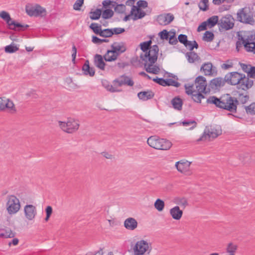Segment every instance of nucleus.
<instances>
[{"label": "nucleus", "mask_w": 255, "mask_h": 255, "mask_svg": "<svg viewBox=\"0 0 255 255\" xmlns=\"http://www.w3.org/2000/svg\"><path fill=\"white\" fill-rule=\"evenodd\" d=\"M208 104H214L216 107L230 112H237V105L239 102L236 98L232 97L230 94H227L218 98L215 96H210L207 100Z\"/></svg>", "instance_id": "obj_1"}, {"label": "nucleus", "mask_w": 255, "mask_h": 255, "mask_svg": "<svg viewBox=\"0 0 255 255\" xmlns=\"http://www.w3.org/2000/svg\"><path fill=\"white\" fill-rule=\"evenodd\" d=\"M158 51V46L154 45L148 53L140 56V59L144 62L143 64L147 72L154 74L159 73V67L153 65L157 61Z\"/></svg>", "instance_id": "obj_2"}, {"label": "nucleus", "mask_w": 255, "mask_h": 255, "mask_svg": "<svg viewBox=\"0 0 255 255\" xmlns=\"http://www.w3.org/2000/svg\"><path fill=\"white\" fill-rule=\"evenodd\" d=\"M226 82L232 85H237L239 89L247 90L253 85V81L246 78L244 74L237 72H231L225 76Z\"/></svg>", "instance_id": "obj_3"}, {"label": "nucleus", "mask_w": 255, "mask_h": 255, "mask_svg": "<svg viewBox=\"0 0 255 255\" xmlns=\"http://www.w3.org/2000/svg\"><path fill=\"white\" fill-rule=\"evenodd\" d=\"M147 143L150 147L158 150H168L172 145L169 140L156 135L150 136L147 139Z\"/></svg>", "instance_id": "obj_4"}, {"label": "nucleus", "mask_w": 255, "mask_h": 255, "mask_svg": "<svg viewBox=\"0 0 255 255\" xmlns=\"http://www.w3.org/2000/svg\"><path fill=\"white\" fill-rule=\"evenodd\" d=\"M60 128L68 133H73L79 128L80 124L78 120L73 118H68L65 122L58 121Z\"/></svg>", "instance_id": "obj_5"}, {"label": "nucleus", "mask_w": 255, "mask_h": 255, "mask_svg": "<svg viewBox=\"0 0 255 255\" xmlns=\"http://www.w3.org/2000/svg\"><path fill=\"white\" fill-rule=\"evenodd\" d=\"M6 200V207L8 213L13 215L17 213L21 207L19 199L15 195H11L7 196Z\"/></svg>", "instance_id": "obj_6"}, {"label": "nucleus", "mask_w": 255, "mask_h": 255, "mask_svg": "<svg viewBox=\"0 0 255 255\" xmlns=\"http://www.w3.org/2000/svg\"><path fill=\"white\" fill-rule=\"evenodd\" d=\"M222 133V129L220 126L211 127L206 128L202 135L197 140V141H204L211 138L214 139Z\"/></svg>", "instance_id": "obj_7"}, {"label": "nucleus", "mask_w": 255, "mask_h": 255, "mask_svg": "<svg viewBox=\"0 0 255 255\" xmlns=\"http://www.w3.org/2000/svg\"><path fill=\"white\" fill-rule=\"evenodd\" d=\"M151 250V247L149 243L144 240H140L136 243L133 248L134 255H143L146 252L149 254Z\"/></svg>", "instance_id": "obj_8"}, {"label": "nucleus", "mask_w": 255, "mask_h": 255, "mask_svg": "<svg viewBox=\"0 0 255 255\" xmlns=\"http://www.w3.org/2000/svg\"><path fill=\"white\" fill-rule=\"evenodd\" d=\"M27 14L30 16L43 17L46 15V9L39 4L33 6H26L25 8Z\"/></svg>", "instance_id": "obj_9"}, {"label": "nucleus", "mask_w": 255, "mask_h": 255, "mask_svg": "<svg viewBox=\"0 0 255 255\" xmlns=\"http://www.w3.org/2000/svg\"><path fill=\"white\" fill-rule=\"evenodd\" d=\"M0 111L14 113L16 109L13 102L5 97H0Z\"/></svg>", "instance_id": "obj_10"}, {"label": "nucleus", "mask_w": 255, "mask_h": 255, "mask_svg": "<svg viewBox=\"0 0 255 255\" xmlns=\"http://www.w3.org/2000/svg\"><path fill=\"white\" fill-rule=\"evenodd\" d=\"M234 26V19L230 15H227L222 17L218 22V26L220 30H228L232 29Z\"/></svg>", "instance_id": "obj_11"}, {"label": "nucleus", "mask_w": 255, "mask_h": 255, "mask_svg": "<svg viewBox=\"0 0 255 255\" xmlns=\"http://www.w3.org/2000/svg\"><path fill=\"white\" fill-rule=\"evenodd\" d=\"M196 91L203 93L210 92V88L207 87V83L206 78L202 76L197 77L194 81Z\"/></svg>", "instance_id": "obj_12"}, {"label": "nucleus", "mask_w": 255, "mask_h": 255, "mask_svg": "<svg viewBox=\"0 0 255 255\" xmlns=\"http://www.w3.org/2000/svg\"><path fill=\"white\" fill-rule=\"evenodd\" d=\"M237 18L238 21L241 22L252 25L255 22L253 15L250 12H246L244 9L238 12Z\"/></svg>", "instance_id": "obj_13"}, {"label": "nucleus", "mask_w": 255, "mask_h": 255, "mask_svg": "<svg viewBox=\"0 0 255 255\" xmlns=\"http://www.w3.org/2000/svg\"><path fill=\"white\" fill-rule=\"evenodd\" d=\"M24 213L25 218L29 221L33 220L37 214L36 208L31 204H27L24 207Z\"/></svg>", "instance_id": "obj_14"}, {"label": "nucleus", "mask_w": 255, "mask_h": 255, "mask_svg": "<svg viewBox=\"0 0 255 255\" xmlns=\"http://www.w3.org/2000/svg\"><path fill=\"white\" fill-rule=\"evenodd\" d=\"M190 162L185 160H181L176 162L175 166L179 172L188 174L190 171Z\"/></svg>", "instance_id": "obj_15"}, {"label": "nucleus", "mask_w": 255, "mask_h": 255, "mask_svg": "<svg viewBox=\"0 0 255 255\" xmlns=\"http://www.w3.org/2000/svg\"><path fill=\"white\" fill-rule=\"evenodd\" d=\"M174 19L173 14L170 13H164L157 16V21L160 25H167L170 24Z\"/></svg>", "instance_id": "obj_16"}, {"label": "nucleus", "mask_w": 255, "mask_h": 255, "mask_svg": "<svg viewBox=\"0 0 255 255\" xmlns=\"http://www.w3.org/2000/svg\"><path fill=\"white\" fill-rule=\"evenodd\" d=\"M114 86L117 88L124 85H128L130 86L133 85L134 83L127 76H123L119 79H115L113 81Z\"/></svg>", "instance_id": "obj_17"}, {"label": "nucleus", "mask_w": 255, "mask_h": 255, "mask_svg": "<svg viewBox=\"0 0 255 255\" xmlns=\"http://www.w3.org/2000/svg\"><path fill=\"white\" fill-rule=\"evenodd\" d=\"M226 81L225 77L224 79L221 77H217L212 79L209 85L210 91L211 90H216L220 88L225 85Z\"/></svg>", "instance_id": "obj_18"}, {"label": "nucleus", "mask_w": 255, "mask_h": 255, "mask_svg": "<svg viewBox=\"0 0 255 255\" xmlns=\"http://www.w3.org/2000/svg\"><path fill=\"white\" fill-rule=\"evenodd\" d=\"M201 71H202L206 76L214 75L217 73L216 68L213 66L211 62L203 64L201 68Z\"/></svg>", "instance_id": "obj_19"}, {"label": "nucleus", "mask_w": 255, "mask_h": 255, "mask_svg": "<svg viewBox=\"0 0 255 255\" xmlns=\"http://www.w3.org/2000/svg\"><path fill=\"white\" fill-rule=\"evenodd\" d=\"M112 50L113 51L117 54L118 56H120L121 54L125 52L127 48L125 45V44L123 42H114L112 45H111Z\"/></svg>", "instance_id": "obj_20"}, {"label": "nucleus", "mask_w": 255, "mask_h": 255, "mask_svg": "<svg viewBox=\"0 0 255 255\" xmlns=\"http://www.w3.org/2000/svg\"><path fill=\"white\" fill-rule=\"evenodd\" d=\"M131 14L133 15L132 19L133 20H136L138 19H140L143 17L146 13L136 6L133 5L131 9Z\"/></svg>", "instance_id": "obj_21"}, {"label": "nucleus", "mask_w": 255, "mask_h": 255, "mask_svg": "<svg viewBox=\"0 0 255 255\" xmlns=\"http://www.w3.org/2000/svg\"><path fill=\"white\" fill-rule=\"evenodd\" d=\"M137 222L132 217H129L125 220L124 222V227L128 230L133 231L137 227Z\"/></svg>", "instance_id": "obj_22"}, {"label": "nucleus", "mask_w": 255, "mask_h": 255, "mask_svg": "<svg viewBox=\"0 0 255 255\" xmlns=\"http://www.w3.org/2000/svg\"><path fill=\"white\" fill-rule=\"evenodd\" d=\"M15 235V233L8 228H0V238H13Z\"/></svg>", "instance_id": "obj_23"}, {"label": "nucleus", "mask_w": 255, "mask_h": 255, "mask_svg": "<svg viewBox=\"0 0 255 255\" xmlns=\"http://www.w3.org/2000/svg\"><path fill=\"white\" fill-rule=\"evenodd\" d=\"M170 214L173 219L178 220L181 219L183 211L180 209L179 206H175L170 210Z\"/></svg>", "instance_id": "obj_24"}, {"label": "nucleus", "mask_w": 255, "mask_h": 255, "mask_svg": "<svg viewBox=\"0 0 255 255\" xmlns=\"http://www.w3.org/2000/svg\"><path fill=\"white\" fill-rule=\"evenodd\" d=\"M95 65L102 70L105 69V63L102 55L96 54L94 56Z\"/></svg>", "instance_id": "obj_25"}, {"label": "nucleus", "mask_w": 255, "mask_h": 255, "mask_svg": "<svg viewBox=\"0 0 255 255\" xmlns=\"http://www.w3.org/2000/svg\"><path fill=\"white\" fill-rule=\"evenodd\" d=\"M154 93L150 90L140 92L137 94L138 98L143 101H147L151 99L154 97Z\"/></svg>", "instance_id": "obj_26"}, {"label": "nucleus", "mask_w": 255, "mask_h": 255, "mask_svg": "<svg viewBox=\"0 0 255 255\" xmlns=\"http://www.w3.org/2000/svg\"><path fill=\"white\" fill-rule=\"evenodd\" d=\"M28 27L29 25L27 24L22 25L20 23L15 22L14 20H12L11 22L10 23V25L8 26V28L10 29L14 30H24Z\"/></svg>", "instance_id": "obj_27"}, {"label": "nucleus", "mask_w": 255, "mask_h": 255, "mask_svg": "<svg viewBox=\"0 0 255 255\" xmlns=\"http://www.w3.org/2000/svg\"><path fill=\"white\" fill-rule=\"evenodd\" d=\"M82 70L85 75H89L90 76H93L95 75V70L93 67L89 66V62L88 60L86 61L82 67Z\"/></svg>", "instance_id": "obj_28"}, {"label": "nucleus", "mask_w": 255, "mask_h": 255, "mask_svg": "<svg viewBox=\"0 0 255 255\" xmlns=\"http://www.w3.org/2000/svg\"><path fill=\"white\" fill-rule=\"evenodd\" d=\"M245 50L255 54V39H249L248 42L245 43Z\"/></svg>", "instance_id": "obj_29"}, {"label": "nucleus", "mask_w": 255, "mask_h": 255, "mask_svg": "<svg viewBox=\"0 0 255 255\" xmlns=\"http://www.w3.org/2000/svg\"><path fill=\"white\" fill-rule=\"evenodd\" d=\"M151 40H149L148 41L140 43V49H141L143 52L140 54V56L141 55H143L144 54L148 53L151 49L152 46H151Z\"/></svg>", "instance_id": "obj_30"}, {"label": "nucleus", "mask_w": 255, "mask_h": 255, "mask_svg": "<svg viewBox=\"0 0 255 255\" xmlns=\"http://www.w3.org/2000/svg\"><path fill=\"white\" fill-rule=\"evenodd\" d=\"M118 56L111 49L107 51L106 54L104 56V58L105 61L111 62L116 60Z\"/></svg>", "instance_id": "obj_31"}, {"label": "nucleus", "mask_w": 255, "mask_h": 255, "mask_svg": "<svg viewBox=\"0 0 255 255\" xmlns=\"http://www.w3.org/2000/svg\"><path fill=\"white\" fill-rule=\"evenodd\" d=\"M171 104L173 107L177 110H181L183 105L181 99L179 97H175L171 100Z\"/></svg>", "instance_id": "obj_32"}, {"label": "nucleus", "mask_w": 255, "mask_h": 255, "mask_svg": "<svg viewBox=\"0 0 255 255\" xmlns=\"http://www.w3.org/2000/svg\"><path fill=\"white\" fill-rule=\"evenodd\" d=\"M184 87L186 93L189 95L191 94L196 92V89L195 84L190 82L185 84Z\"/></svg>", "instance_id": "obj_33"}, {"label": "nucleus", "mask_w": 255, "mask_h": 255, "mask_svg": "<svg viewBox=\"0 0 255 255\" xmlns=\"http://www.w3.org/2000/svg\"><path fill=\"white\" fill-rule=\"evenodd\" d=\"M186 57L189 63H193L199 59V56L194 52H189L186 54Z\"/></svg>", "instance_id": "obj_34"}, {"label": "nucleus", "mask_w": 255, "mask_h": 255, "mask_svg": "<svg viewBox=\"0 0 255 255\" xmlns=\"http://www.w3.org/2000/svg\"><path fill=\"white\" fill-rule=\"evenodd\" d=\"M210 28L214 26L216 24H218L219 21L218 16L214 15L209 18L206 21H205Z\"/></svg>", "instance_id": "obj_35"}, {"label": "nucleus", "mask_w": 255, "mask_h": 255, "mask_svg": "<svg viewBox=\"0 0 255 255\" xmlns=\"http://www.w3.org/2000/svg\"><path fill=\"white\" fill-rule=\"evenodd\" d=\"M0 17L3 19L7 24L8 26L10 25L12 19L9 14L5 11H1L0 12Z\"/></svg>", "instance_id": "obj_36"}, {"label": "nucleus", "mask_w": 255, "mask_h": 255, "mask_svg": "<svg viewBox=\"0 0 255 255\" xmlns=\"http://www.w3.org/2000/svg\"><path fill=\"white\" fill-rule=\"evenodd\" d=\"M103 86L109 91L111 92H119L121 91V90H119L116 88L114 86L110 85L108 81L105 80L102 82Z\"/></svg>", "instance_id": "obj_37"}, {"label": "nucleus", "mask_w": 255, "mask_h": 255, "mask_svg": "<svg viewBox=\"0 0 255 255\" xmlns=\"http://www.w3.org/2000/svg\"><path fill=\"white\" fill-rule=\"evenodd\" d=\"M181 124L184 127H189L188 129L190 130L193 129L197 126V123L195 121L191 120H185L182 122Z\"/></svg>", "instance_id": "obj_38"}, {"label": "nucleus", "mask_w": 255, "mask_h": 255, "mask_svg": "<svg viewBox=\"0 0 255 255\" xmlns=\"http://www.w3.org/2000/svg\"><path fill=\"white\" fill-rule=\"evenodd\" d=\"M238 246L237 244L233 243H230L227 246L226 251L227 252L230 253V255H235Z\"/></svg>", "instance_id": "obj_39"}, {"label": "nucleus", "mask_w": 255, "mask_h": 255, "mask_svg": "<svg viewBox=\"0 0 255 255\" xmlns=\"http://www.w3.org/2000/svg\"><path fill=\"white\" fill-rule=\"evenodd\" d=\"M154 206L158 211L161 212L164 209L165 204L163 200L157 199L154 202Z\"/></svg>", "instance_id": "obj_40"}, {"label": "nucleus", "mask_w": 255, "mask_h": 255, "mask_svg": "<svg viewBox=\"0 0 255 255\" xmlns=\"http://www.w3.org/2000/svg\"><path fill=\"white\" fill-rule=\"evenodd\" d=\"M202 93L196 91V92H194L193 94H191L189 95L192 96V98L193 101L197 103H201V100L204 98V96L202 94Z\"/></svg>", "instance_id": "obj_41"}, {"label": "nucleus", "mask_w": 255, "mask_h": 255, "mask_svg": "<svg viewBox=\"0 0 255 255\" xmlns=\"http://www.w3.org/2000/svg\"><path fill=\"white\" fill-rule=\"evenodd\" d=\"M102 14V10L101 9L97 8L94 11L90 12V17L92 20H97L99 19Z\"/></svg>", "instance_id": "obj_42"}, {"label": "nucleus", "mask_w": 255, "mask_h": 255, "mask_svg": "<svg viewBox=\"0 0 255 255\" xmlns=\"http://www.w3.org/2000/svg\"><path fill=\"white\" fill-rule=\"evenodd\" d=\"M90 28L93 31V32L100 35L102 31L101 25L97 23H92L90 26Z\"/></svg>", "instance_id": "obj_43"}, {"label": "nucleus", "mask_w": 255, "mask_h": 255, "mask_svg": "<svg viewBox=\"0 0 255 255\" xmlns=\"http://www.w3.org/2000/svg\"><path fill=\"white\" fill-rule=\"evenodd\" d=\"M249 38H244L243 37L239 38V40L236 43V49L238 51L240 50V48L242 47V46H244L245 48V43L248 42Z\"/></svg>", "instance_id": "obj_44"}, {"label": "nucleus", "mask_w": 255, "mask_h": 255, "mask_svg": "<svg viewBox=\"0 0 255 255\" xmlns=\"http://www.w3.org/2000/svg\"><path fill=\"white\" fill-rule=\"evenodd\" d=\"M175 203L181 207H183L184 208H185L187 205L188 202L187 200L185 198H181V197H177L175 199Z\"/></svg>", "instance_id": "obj_45"}, {"label": "nucleus", "mask_w": 255, "mask_h": 255, "mask_svg": "<svg viewBox=\"0 0 255 255\" xmlns=\"http://www.w3.org/2000/svg\"><path fill=\"white\" fill-rule=\"evenodd\" d=\"M114 31L113 29L107 28L102 30L100 36L101 37L107 38L112 37Z\"/></svg>", "instance_id": "obj_46"}, {"label": "nucleus", "mask_w": 255, "mask_h": 255, "mask_svg": "<svg viewBox=\"0 0 255 255\" xmlns=\"http://www.w3.org/2000/svg\"><path fill=\"white\" fill-rule=\"evenodd\" d=\"M114 15V11L111 9H107L104 10L102 16L104 19H109Z\"/></svg>", "instance_id": "obj_47"}, {"label": "nucleus", "mask_w": 255, "mask_h": 255, "mask_svg": "<svg viewBox=\"0 0 255 255\" xmlns=\"http://www.w3.org/2000/svg\"><path fill=\"white\" fill-rule=\"evenodd\" d=\"M18 50V48L14 44H11L5 47V51L6 53H13Z\"/></svg>", "instance_id": "obj_48"}, {"label": "nucleus", "mask_w": 255, "mask_h": 255, "mask_svg": "<svg viewBox=\"0 0 255 255\" xmlns=\"http://www.w3.org/2000/svg\"><path fill=\"white\" fill-rule=\"evenodd\" d=\"M214 34L210 31H206L203 36V40L207 42H210L214 39Z\"/></svg>", "instance_id": "obj_49"}, {"label": "nucleus", "mask_w": 255, "mask_h": 255, "mask_svg": "<svg viewBox=\"0 0 255 255\" xmlns=\"http://www.w3.org/2000/svg\"><path fill=\"white\" fill-rule=\"evenodd\" d=\"M117 5L115 7V11L116 12L119 13H124L126 11V5L123 4H116Z\"/></svg>", "instance_id": "obj_50"}, {"label": "nucleus", "mask_w": 255, "mask_h": 255, "mask_svg": "<svg viewBox=\"0 0 255 255\" xmlns=\"http://www.w3.org/2000/svg\"><path fill=\"white\" fill-rule=\"evenodd\" d=\"M208 0H201L199 3L198 6L200 9L203 11H206L208 9Z\"/></svg>", "instance_id": "obj_51"}, {"label": "nucleus", "mask_w": 255, "mask_h": 255, "mask_svg": "<svg viewBox=\"0 0 255 255\" xmlns=\"http://www.w3.org/2000/svg\"><path fill=\"white\" fill-rule=\"evenodd\" d=\"M109 41L107 39H100L96 36H92V41L95 44H100L103 42H108Z\"/></svg>", "instance_id": "obj_52"}, {"label": "nucleus", "mask_w": 255, "mask_h": 255, "mask_svg": "<svg viewBox=\"0 0 255 255\" xmlns=\"http://www.w3.org/2000/svg\"><path fill=\"white\" fill-rule=\"evenodd\" d=\"M166 86H172L175 87H178L180 85L179 82L171 79H166Z\"/></svg>", "instance_id": "obj_53"}, {"label": "nucleus", "mask_w": 255, "mask_h": 255, "mask_svg": "<svg viewBox=\"0 0 255 255\" xmlns=\"http://www.w3.org/2000/svg\"><path fill=\"white\" fill-rule=\"evenodd\" d=\"M246 110L247 113L255 115V103H252L249 106L246 107Z\"/></svg>", "instance_id": "obj_54"}, {"label": "nucleus", "mask_w": 255, "mask_h": 255, "mask_svg": "<svg viewBox=\"0 0 255 255\" xmlns=\"http://www.w3.org/2000/svg\"><path fill=\"white\" fill-rule=\"evenodd\" d=\"M83 3L84 0H77L73 5V8L76 10H80V7Z\"/></svg>", "instance_id": "obj_55"}, {"label": "nucleus", "mask_w": 255, "mask_h": 255, "mask_svg": "<svg viewBox=\"0 0 255 255\" xmlns=\"http://www.w3.org/2000/svg\"><path fill=\"white\" fill-rule=\"evenodd\" d=\"M172 35H170L168 38L169 43L172 45H175L177 43V40L175 35V33L172 32Z\"/></svg>", "instance_id": "obj_56"}, {"label": "nucleus", "mask_w": 255, "mask_h": 255, "mask_svg": "<svg viewBox=\"0 0 255 255\" xmlns=\"http://www.w3.org/2000/svg\"><path fill=\"white\" fill-rule=\"evenodd\" d=\"M153 81L161 86H166V80L162 78H159L156 77L155 78L153 79Z\"/></svg>", "instance_id": "obj_57"}, {"label": "nucleus", "mask_w": 255, "mask_h": 255, "mask_svg": "<svg viewBox=\"0 0 255 255\" xmlns=\"http://www.w3.org/2000/svg\"><path fill=\"white\" fill-rule=\"evenodd\" d=\"M159 35L160 36L161 39L166 40L168 39L170 36L169 35V32L166 30L165 29L159 33Z\"/></svg>", "instance_id": "obj_58"}, {"label": "nucleus", "mask_w": 255, "mask_h": 255, "mask_svg": "<svg viewBox=\"0 0 255 255\" xmlns=\"http://www.w3.org/2000/svg\"><path fill=\"white\" fill-rule=\"evenodd\" d=\"M137 7L140 8V7L146 8L147 7L148 3L145 0H140L137 2Z\"/></svg>", "instance_id": "obj_59"}, {"label": "nucleus", "mask_w": 255, "mask_h": 255, "mask_svg": "<svg viewBox=\"0 0 255 255\" xmlns=\"http://www.w3.org/2000/svg\"><path fill=\"white\" fill-rule=\"evenodd\" d=\"M178 39L179 40V41L183 44H184L185 43L187 42L188 40L187 35L182 34H180L178 36Z\"/></svg>", "instance_id": "obj_60"}, {"label": "nucleus", "mask_w": 255, "mask_h": 255, "mask_svg": "<svg viewBox=\"0 0 255 255\" xmlns=\"http://www.w3.org/2000/svg\"><path fill=\"white\" fill-rule=\"evenodd\" d=\"M104 254L103 249L100 248L98 251L94 252H89L86 255H103Z\"/></svg>", "instance_id": "obj_61"}, {"label": "nucleus", "mask_w": 255, "mask_h": 255, "mask_svg": "<svg viewBox=\"0 0 255 255\" xmlns=\"http://www.w3.org/2000/svg\"><path fill=\"white\" fill-rule=\"evenodd\" d=\"M207 24L206 21L203 22L198 27L197 31H201L206 30L207 26Z\"/></svg>", "instance_id": "obj_62"}, {"label": "nucleus", "mask_w": 255, "mask_h": 255, "mask_svg": "<svg viewBox=\"0 0 255 255\" xmlns=\"http://www.w3.org/2000/svg\"><path fill=\"white\" fill-rule=\"evenodd\" d=\"M26 95L27 97H30L32 99H36L38 98V95H37L35 91H30L26 93Z\"/></svg>", "instance_id": "obj_63"}, {"label": "nucleus", "mask_w": 255, "mask_h": 255, "mask_svg": "<svg viewBox=\"0 0 255 255\" xmlns=\"http://www.w3.org/2000/svg\"><path fill=\"white\" fill-rule=\"evenodd\" d=\"M248 75L252 78H255V67H251Z\"/></svg>", "instance_id": "obj_64"}]
</instances>
